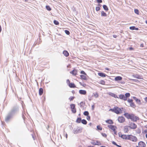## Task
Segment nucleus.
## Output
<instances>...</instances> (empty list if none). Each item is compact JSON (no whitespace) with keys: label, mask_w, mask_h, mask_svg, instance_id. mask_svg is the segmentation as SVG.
<instances>
[{"label":"nucleus","mask_w":147,"mask_h":147,"mask_svg":"<svg viewBox=\"0 0 147 147\" xmlns=\"http://www.w3.org/2000/svg\"><path fill=\"white\" fill-rule=\"evenodd\" d=\"M124 115L127 119H130L133 121H137V120H139V117H138L132 114H130L128 113H126L124 114Z\"/></svg>","instance_id":"1"},{"label":"nucleus","mask_w":147,"mask_h":147,"mask_svg":"<svg viewBox=\"0 0 147 147\" xmlns=\"http://www.w3.org/2000/svg\"><path fill=\"white\" fill-rule=\"evenodd\" d=\"M109 111H111L117 114L121 113L122 111L121 108L117 107H115L113 109H110Z\"/></svg>","instance_id":"2"},{"label":"nucleus","mask_w":147,"mask_h":147,"mask_svg":"<svg viewBox=\"0 0 147 147\" xmlns=\"http://www.w3.org/2000/svg\"><path fill=\"white\" fill-rule=\"evenodd\" d=\"M128 140L134 142L137 141V138L136 136L131 135H128Z\"/></svg>","instance_id":"3"},{"label":"nucleus","mask_w":147,"mask_h":147,"mask_svg":"<svg viewBox=\"0 0 147 147\" xmlns=\"http://www.w3.org/2000/svg\"><path fill=\"white\" fill-rule=\"evenodd\" d=\"M108 127L111 130H112L114 132V134H116L117 131H116V129H117V127L116 126L110 125H108Z\"/></svg>","instance_id":"4"},{"label":"nucleus","mask_w":147,"mask_h":147,"mask_svg":"<svg viewBox=\"0 0 147 147\" xmlns=\"http://www.w3.org/2000/svg\"><path fill=\"white\" fill-rule=\"evenodd\" d=\"M128 126L129 128L131 129H134L137 127V125L133 122L130 123Z\"/></svg>","instance_id":"5"},{"label":"nucleus","mask_w":147,"mask_h":147,"mask_svg":"<svg viewBox=\"0 0 147 147\" xmlns=\"http://www.w3.org/2000/svg\"><path fill=\"white\" fill-rule=\"evenodd\" d=\"M118 121L120 123H123L125 121V119L123 116H119L118 117Z\"/></svg>","instance_id":"6"},{"label":"nucleus","mask_w":147,"mask_h":147,"mask_svg":"<svg viewBox=\"0 0 147 147\" xmlns=\"http://www.w3.org/2000/svg\"><path fill=\"white\" fill-rule=\"evenodd\" d=\"M127 102L129 103L131 107L134 108L136 107L134 103L133 102V100L132 99H128Z\"/></svg>","instance_id":"7"},{"label":"nucleus","mask_w":147,"mask_h":147,"mask_svg":"<svg viewBox=\"0 0 147 147\" xmlns=\"http://www.w3.org/2000/svg\"><path fill=\"white\" fill-rule=\"evenodd\" d=\"M71 110L73 113H75L76 112V109L75 108V105L74 104H71L70 105Z\"/></svg>","instance_id":"8"},{"label":"nucleus","mask_w":147,"mask_h":147,"mask_svg":"<svg viewBox=\"0 0 147 147\" xmlns=\"http://www.w3.org/2000/svg\"><path fill=\"white\" fill-rule=\"evenodd\" d=\"M92 144L96 145H98L100 146L101 145V142L99 141H93L92 142Z\"/></svg>","instance_id":"9"},{"label":"nucleus","mask_w":147,"mask_h":147,"mask_svg":"<svg viewBox=\"0 0 147 147\" xmlns=\"http://www.w3.org/2000/svg\"><path fill=\"white\" fill-rule=\"evenodd\" d=\"M129 126L128 125H126L123 128V131L125 133H127L129 132Z\"/></svg>","instance_id":"10"},{"label":"nucleus","mask_w":147,"mask_h":147,"mask_svg":"<svg viewBox=\"0 0 147 147\" xmlns=\"http://www.w3.org/2000/svg\"><path fill=\"white\" fill-rule=\"evenodd\" d=\"M119 136L123 139L128 140V135L121 134L120 135V134H119Z\"/></svg>","instance_id":"11"},{"label":"nucleus","mask_w":147,"mask_h":147,"mask_svg":"<svg viewBox=\"0 0 147 147\" xmlns=\"http://www.w3.org/2000/svg\"><path fill=\"white\" fill-rule=\"evenodd\" d=\"M138 145L140 147H146V144L144 142L142 141H140L138 143Z\"/></svg>","instance_id":"12"},{"label":"nucleus","mask_w":147,"mask_h":147,"mask_svg":"<svg viewBox=\"0 0 147 147\" xmlns=\"http://www.w3.org/2000/svg\"><path fill=\"white\" fill-rule=\"evenodd\" d=\"M119 97L120 99L124 100H127L126 97L123 94L120 95L119 96Z\"/></svg>","instance_id":"13"},{"label":"nucleus","mask_w":147,"mask_h":147,"mask_svg":"<svg viewBox=\"0 0 147 147\" xmlns=\"http://www.w3.org/2000/svg\"><path fill=\"white\" fill-rule=\"evenodd\" d=\"M98 74L99 76L101 77H105L107 76V75L102 72L98 73Z\"/></svg>","instance_id":"14"},{"label":"nucleus","mask_w":147,"mask_h":147,"mask_svg":"<svg viewBox=\"0 0 147 147\" xmlns=\"http://www.w3.org/2000/svg\"><path fill=\"white\" fill-rule=\"evenodd\" d=\"M11 117V115L9 114L7 115L5 118V121H8Z\"/></svg>","instance_id":"15"},{"label":"nucleus","mask_w":147,"mask_h":147,"mask_svg":"<svg viewBox=\"0 0 147 147\" xmlns=\"http://www.w3.org/2000/svg\"><path fill=\"white\" fill-rule=\"evenodd\" d=\"M105 122L109 124H112L113 123V122L111 119H109L105 121Z\"/></svg>","instance_id":"16"},{"label":"nucleus","mask_w":147,"mask_h":147,"mask_svg":"<svg viewBox=\"0 0 147 147\" xmlns=\"http://www.w3.org/2000/svg\"><path fill=\"white\" fill-rule=\"evenodd\" d=\"M79 92L80 94L84 95H85L86 93V91L85 90H79Z\"/></svg>","instance_id":"17"},{"label":"nucleus","mask_w":147,"mask_h":147,"mask_svg":"<svg viewBox=\"0 0 147 147\" xmlns=\"http://www.w3.org/2000/svg\"><path fill=\"white\" fill-rule=\"evenodd\" d=\"M77 71L76 69L73 70L72 71L70 72V73L74 75H76L77 73Z\"/></svg>","instance_id":"18"},{"label":"nucleus","mask_w":147,"mask_h":147,"mask_svg":"<svg viewBox=\"0 0 147 147\" xmlns=\"http://www.w3.org/2000/svg\"><path fill=\"white\" fill-rule=\"evenodd\" d=\"M63 54L66 57H67L69 55V54L66 51H64L63 52Z\"/></svg>","instance_id":"19"},{"label":"nucleus","mask_w":147,"mask_h":147,"mask_svg":"<svg viewBox=\"0 0 147 147\" xmlns=\"http://www.w3.org/2000/svg\"><path fill=\"white\" fill-rule=\"evenodd\" d=\"M122 79V78L119 76H117L115 77V80L116 81H117L118 80H121Z\"/></svg>","instance_id":"20"},{"label":"nucleus","mask_w":147,"mask_h":147,"mask_svg":"<svg viewBox=\"0 0 147 147\" xmlns=\"http://www.w3.org/2000/svg\"><path fill=\"white\" fill-rule=\"evenodd\" d=\"M43 89L42 88H40L39 89V94L40 95H41L43 93Z\"/></svg>","instance_id":"21"},{"label":"nucleus","mask_w":147,"mask_h":147,"mask_svg":"<svg viewBox=\"0 0 147 147\" xmlns=\"http://www.w3.org/2000/svg\"><path fill=\"white\" fill-rule=\"evenodd\" d=\"M101 16H102L106 17L107 16V15L106 13H105L103 11H102L101 12Z\"/></svg>","instance_id":"22"},{"label":"nucleus","mask_w":147,"mask_h":147,"mask_svg":"<svg viewBox=\"0 0 147 147\" xmlns=\"http://www.w3.org/2000/svg\"><path fill=\"white\" fill-rule=\"evenodd\" d=\"M69 86L70 88H75L76 87V86L74 83H69Z\"/></svg>","instance_id":"23"},{"label":"nucleus","mask_w":147,"mask_h":147,"mask_svg":"<svg viewBox=\"0 0 147 147\" xmlns=\"http://www.w3.org/2000/svg\"><path fill=\"white\" fill-rule=\"evenodd\" d=\"M103 7L104 9L107 11L109 10L107 7L106 5H103Z\"/></svg>","instance_id":"24"},{"label":"nucleus","mask_w":147,"mask_h":147,"mask_svg":"<svg viewBox=\"0 0 147 147\" xmlns=\"http://www.w3.org/2000/svg\"><path fill=\"white\" fill-rule=\"evenodd\" d=\"M81 118H78L76 120V122L80 123L81 121Z\"/></svg>","instance_id":"25"},{"label":"nucleus","mask_w":147,"mask_h":147,"mask_svg":"<svg viewBox=\"0 0 147 147\" xmlns=\"http://www.w3.org/2000/svg\"><path fill=\"white\" fill-rule=\"evenodd\" d=\"M81 122L82 123L86 125L87 123V122L85 119H82V120Z\"/></svg>","instance_id":"26"},{"label":"nucleus","mask_w":147,"mask_h":147,"mask_svg":"<svg viewBox=\"0 0 147 147\" xmlns=\"http://www.w3.org/2000/svg\"><path fill=\"white\" fill-rule=\"evenodd\" d=\"M112 144H113L115 145H116V146H117L118 147H121V146L120 145H118L116 143L114 142V141H112Z\"/></svg>","instance_id":"27"},{"label":"nucleus","mask_w":147,"mask_h":147,"mask_svg":"<svg viewBox=\"0 0 147 147\" xmlns=\"http://www.w3.org/2000/svg\"><path fill=\"white\" fill-rule=\"evenodd\" d=\"M85 75H81L80 76L81 78L83 79L86 80V77Z\"/></svg>","instance_id":"28"},{"label":"nucleus","mask_w":147,"mask_h":147,"mask_svg":"<svg viewBox=\"0 0 147 147\" xmlns=\"http://www.w3.org/2000/svg\"><path fill=\"white\" fill-rule=\"evenodd\" d=\"M93 96L96 98H97L98 97V93H96L93 94Z\"/></svg>","instance_id":"29"},{"label":"nucleus","mask_w":147,"mask_h":147,"mask_svg":"<svg viewBox=\"0 0 147 147\" xmlns=\"http://www.w3.org/2000/svg\"><path fill=\"white\" fill-rule=\"evenodd\" d=\"M97 129L100 130H101L102 129V127L100 125L97 126Z\"/></svg>","instance_id":"30"},{"label":"nucleus","mask_w":147,"mask_h":147,"mask_svg":"<svg viewBox=\"0 0 147 147\" xmlns=\"http://www.w3.org/2000/svg\"><path fill=\"white\" fill-rule=\"evenodd\" d=\"M89 114V113L87 111H85L84 113V115L85 116H88Z\"/></svg>","instance_id":"31"},{"label":"nucleus","mask_w":147,"mask_h":147,"mask_svg":"<svg viewBox=\"0 0 147 147\" xmlns=\"http://www.w3.org/2000/svg\"><path fill=\"white\" fill-rule=\"evenodd\" d=\"M46 9L48 11H50V10H51V8H50V7L49 6H48V5H47L46 6Z\"/></svg>","instance_id":"32"},{"label":"nucleus","mask_w":147,"mask_h":147,"mask_svg":"<svg viewBox=\"0 0 147 147\" xmlns=\"http://www.w3.org/2000/svg\"><path fill=\"white\" fill-rule=\"evenodd\" d=\"M125 96L126 97V98H127V97H129L130 96V94L129 93H127L125 94Z\"/></svg>","instance_id":"33"},{"label":"nucleus","mask_w":147,"mask_h":147,"mask_svg":"<svg viewBox=\"0 0 147 147\" xmlns=\"http://www.w3.org/2000/svg\"><path fill=\"white\" fill-rule=\"evenodd\" d=\"M101 134L103 137L105 138H106L107 137V134L105 133H101Z\"/></svg>","instance_id":"34"},{"label":"nucleus","mask_w":147,"mask_h":147,"mask_svg":"<svg viewBox=\"0 0 147 147\" xmlns=\"http://www.w3.org/2000/svg\"><path fill=\"white\" fill-rule=\"evenodd\" d=\"M54 24H55L56 25H58L59 24L58 22V21H57V20H54Z\"/></svg>","instance_id":"35"},{"label":"nucleus","mask_w":147,"mask_h":147,"mask_svg":"<svg viewBox=\"0 0 147 147\" xmlns=\"http://www.w3.org/2000/svg\"><path fill=\"white\" fill-rule=\"evenodd\" d=\"M135 13L137 14H139V10L137 9H134Z\"/></svg>","instance_id":"36"},{"label":"nucleus","mask_w":147,"mask_h":147,"mask_svg":"<svg viewBox=\"0 0 147 147\" xmlns=\"http://www.w3.org/2000/svg\"><path fill=\"white\" fill-rule=\"evenodd\" d=\"M80 130L79 129L76 130L74 131V134H77L80 131Z\"/></svg>","instance_id":"37"},{"label":"nucleus","mask_w":147,"mask_h":147,"mask_svg":"<svg viewBox=\"0 0 147 147\" xmlns=\"http://www.w3.org/2000/svg\"><path fill=\"white\" fill-rule=\"evenodd\" d=\"M65 32L67 34L69 35L70 34L69 31L67 30H65Z\"/></svg>","instance_id":"38"},{"label":"nucleus","mask_w":147,"mask_h":147,"mask_svg":"<svg viewBox=\"0 0 147 147\" xmlns=\"http://www.w3.org/2000/svg\"><path fill=\"white\" fill-rule=\"evenodd\" d=\"M143 134H147V129H144L143 131Z\"/></svg>","instance_id":"39"},{"label":"nucleus","mask_w":147,"mask_h":147,"mask_svg":"<svg viewBox=\"0 0 147 147\" xmlns=\"http://www.w3.org/2000/svg\"><path fill=\"white\" fill-rule=\"evenodd\" d=\"M100 8L99 7H96V10L97 11H99L100 10Z\"/></svg>","instance_id":"40"},{"label":"nucleus","mask_w":147,"mask_h":147,"mask_svg":"<svg viewBox=\"0 0 147 147\" xmlns=\"http://www.w3.org/2000/svg\"><path fill=\"white\" fill-rule=\"evenodd\" d=\"M74 98V97L73 96H71L69 97V100H70V101L72 100Z\"/></svg>","instance_id":"41"},{"label":"nucleus","mask_w":147,"mask_h":147,"mask_svg":"<svg viewBox=\"0 0 147 147\" xmlns=\"http://www.w3.org/2000/svg\"><path fill=\"white\" fill-rule=\"evenodd\" d=\"M129 28L130 30H134L135 29V26H131Z\"/></svg>","instance_id":"42"},{"label":"nucleus","mask_w":147,"mask_h":147,"mask_svg":"<svg viewBox=\"0 0 147 147\" xmlns=\"http://www.w3.org/2000/svg\"><path fill=\"white\" fill-rule=\"evenodd\" d=\"M133 80V82H139L138 80L137 79H133L132 80Z\"/></svg>","instance_id":"43"},{"label":"nucleus","mask_w":147,"mask_h":147,"mask_svg":"<svg viewBox=\"0 0 147 147\" xmlns=\"http://www.w3.org/2000/svg\"><path fill=\"white\" fill-rule=\"evenodd\" d=\"M111 95L114 97H116V95L114 93H111Z\"/></svg>","instance_id":"44"},{"label":"nucleus","mask_w":147,"mask_h":147,"mask_svg":"<svg viewBox=\"0 0 147 147\" xmlns=\"http://www.w3.org/2000/svg\"><path fill=\"white\" fill-rule=\"evenodd\" d=\"M87 116V117H86V119H87V120H88V121L90 120V116H89L88 115V116Z\"/></svg>","instance_id":"45"},{"label":"nucleus","mask_w":147,"mask_h":147,"mask_svg":"<svg viewBox=\"0 0 147 147\" xmlns=\"http://www.w3.org/2000/svg\"><path fill=\"white\" fill-rule=\"evenodd\" d=\"M135 100L138 102L140 103V100L139 99H138V98H136Z\"/></svg>","instance_id":"46"},{"label":"nucleus","mask_w":147,"mask_h":147,"mask_svg":"<svg viewBox=\"0 0 147 147\" xmlns=\"http://www.w3.org/2000/svg\"><path fill=\"white\" fill-rule=\"evenodd\" d=\"M81 73L82 74H83L84 75H86V74L85 73L84 71H81Z\"/></svg>","instance_id":"47"},{"label":"nucleus","mask_w":147,"mask_h":147,"mask_svg":"<svg viewBox=\"0 0 147 147\" xmlns=\"http://www.w3.org/2000/svg\"><path fill=\"white\" fill-rule=\"evenodd\" d=\"M81 85L84 87H85L86 85L85 83H81Z\"/></svg>","instance_id":"48"},{"label":"nucleus","mask_w":147,"mask_h":147,"mask_svg":"<svg viewBox=\"0 0 147 147\" xmlns=\"http://www.w3.org/2000/svg\"><path fill=\"white\" fill-rule=\"evenodd\" d=\"M97 1L99 3H101L102 2V0H97Z\"/></svg>","instance_id":"49"},{"label":"nucleus","mask_w":147,"mask_h":147,"mask_svg":"<svg viewBox=\"0 0 147 147\" xmlns=\"http://www.w3.org/2000/svg\"><path fill=\"white\" fill-rule=\"evenodd\" d=\"M117 36L116 35H113V37L114 38H116L117 37Z\"/></svg>","instance_id":"50"},{"label":"nucleus","mask_w":147,"mask_h":147,"mask_svg":"<svg viewBox=\"0 0 147 147\" xmlns=\"http://www.w3.org/2000/svg\"><path fill=\"white\" fill-rule=\"evenodd\" d=\"M145 100L146 102H147V97L145 98Z\"/></svg>","instance_id":"51"},{"label":"nucleus","mask_w":147,"mask_h":147,"mask_svg":"<svg viewBox=\"0 0 147 147\" xmlns=\"http://www.w3.org/2000/svg\"><path fill=\"white\" fill-rule=\"evenodd\" d=\"M32 137L34 140H35V137L33 135H32Z\"/></svg>","instance_id":"52"},{"label":"nucleus","mask_w":147,"mask_h":147,"mask_svg":"<svg viewBox=\"0 0 147 147\" xmlns=\"http://www.w3.org/2000/svg\"><path fill=\"white\" fill-rule=\"evenodd\" d=\"M105 69L107 70H109V69L108 68H105Z\"/></svg>","instance_id":"53"},{"label":"nucleus","mask_w":147,"mask_h":147,"mask_svg":"<svg viewBox=\"0 0 147 147\" xmlns=\"http://www.w3.org/2000/svg\"><path fill=\"white\" fill-rule=\"evenodd\" d=\"M140 47H143V44H141L140 45Z\"/></svg>","instance_id":"54"},{"label":"nucleus","mask_w":147,"mask_h":147,"mask_svg":"<svg viewBox=\"0 0 147 147\" xmlns=\"http://www.w3.org/2000/svg\"><path fill=\"white\" fill-rule=\"evenodd\" d=\"M135 30H138V28H136L135 27Z\"/></svg>","instance_id":"55"},{"label":"nucleus","mask_w":147,"mask_h":147,"mask_svg":"<svg viewBox=\"0 0 147 147\" xmlns=\"http://www.w3.org/2000/svg\"><path fill=\"white\" fill-rule=\"evenodd\" d=\"M129 49L130 50H131L133 49V48L132 47L130 48Z\"/></svg>","instance_id":"56"},{"label":"nucleus","mask_w":147,"mask_h":147,"mask_svg":"<svg viewBox=\"0 0 147 147\" xmlns=\"http://www.w3.org/2000/svg\"><path fill=\"white\" fill-rule=\"evenodd\" d=\"M92 109L93 110V109H94V106H93H93H92Z\"/></svg>","instance_id":"57"},{"label":"nucleus","mask_w":147,"mask_h":147,"mask_svg":"<svg viewBox=\"0 0 147 147\" xmlns=\"http://www.w3.org/2000/svg\"><path fill=\"white\" fill-rule=\"evenodd\" d=\"M1 26H0V32H1Z\"/></svg>","instance_id":"58"},{"label":"nucleus","mask_w":147,"mask_h":147,"mask_svg":"<svg viewBox=\"0 0 147 147\" xmlns=\"http://www.w3.org/2000/svg\"><path fill=\"white\" fill-rule=\"evenodd\" d=\"M87 147H94L93 146H89Z\"/></svg>","instance_id":"59"},{"label":"nucleus","mask_w":147,"mask_h":147,"mask_svg":"<svg viewBox=\"0 0 147 147\" xmlns=\"http://www.w3.org/2000/svg\"><path fill=\"white\" fill-rule=\"evenodd\" d=\"M146 138H147V134H146Z\"/></svg>","instance_id":"60"},{"label":"nucleus","mask_w":147,"mask_h":147,"mask_svg":"<svg viewBox=\"0 0 147 147\" xmlns=\"http://www.w3.org/2000/svg\"><path fill=\"white\" fill-rule=\"evenodd\" d=\"M69 82V80H67V82Z\"/></svg>","instance_id":"61"},{"label":"nucleus","mask_w":147,"mask_h":147,"mask_svg":"<svg viewBox=\"0 0 147 147\" xmlns=\"http://www.w3.org/2000/svg\"><path fill=\"white\" fill-rule=\"evenodd\" d=\"M70 65H68L67 66V67H69V66H70Z\"/></svg>","instance_id":"62"},{"label":"nucleus","mask_w":147,"mask_h":147,"mask_svg":"<svg viewBox=\"0 0 147 147\" xmlns=\"http://www.w3.org/2000/svg\"><path fill=\"white\" fill-rule=\"evenodd\" d=\"M146 24H147V20L146 21Z\"/></svg>","instance_id":"63"},{"label":"nucleus","mask_w":147,"mask_h":147,"mask_svg":"<svg viewBox=\"0 0 147 147\" xmlns=\"http://www.w3.org/2000/svg\"><path fill=\"white\" fill-rule=\"evenodd\" d=\"M136 147H140L139 146H136Z\"/></svg>","instance_id":"64"}]
</instances>
